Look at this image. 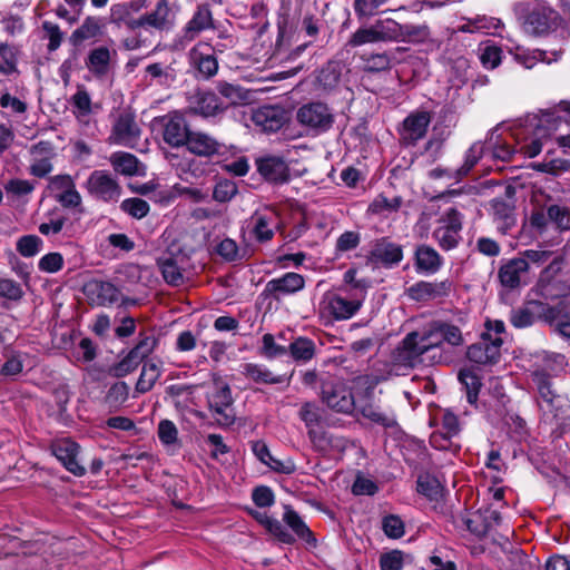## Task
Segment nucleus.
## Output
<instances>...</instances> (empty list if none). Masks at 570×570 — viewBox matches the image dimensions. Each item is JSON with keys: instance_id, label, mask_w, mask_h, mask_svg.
<instances>
[{"instance_id": "72a5a7b5", "label": "nucleus", "mask_w": 570, "mask_h": 570, "mask_svg": "<svg viewBox=\"0 0 570 570\" xmlns=\"http://www.w3.org/2000/svg\"><path fill=\"white\" fill-rule=\"evenodd\" d=\"M110 50L100 46L89 52L86 66L95 77L104 78L110 70Z\"/></svg>"}, {"instance_id": "2f4dec72", "label": "nucleus", "mask_w": 570, "mask_h": 570, "mask_svg": "<svg viewBox=\"0 0 570 570\" xmlns=\"http://www.w3.org/2000/svg\"><path fill=\"white\" fill-rule=\"evenodd\" d=\"M175 13L169 8L167 0H158L153 11L144 14L146 26L160 31L173 29L175 26Z\"/></svg>"}, {"instance_id": "de8ad7c7", "label": "nucleus", "mask_w": 570, "mask_h": 570, "mask_svg": "<svg viewBox=\"0 0 570 570\" xmlns=\"http://www.w3.org/2000/svg\"><path fill=\"white\" fill-rule=\"evenodd\" d=\"M487 144L492 148L493 158L501 161H511L515 154V148L505 141H501V137L495 129L490 132Z\"/></svg>"}, {"instance_id": "5fc2aeb1", "label": "nucleus", "mask_w": 570, "mask_h": 570, "mask_svg": "<svg viewBox=\"0 0 570 570\" xmlns=\"http://www.w3.org/2000/svg\"><path fill=\"white\" fill-rule=\"evenodd\" d=\"M502 49L494 43H485L479 47V59L485 69L497 68L502 60Z\"/></svg>"}, {"instance_id": "e433bc0d", "label": "nucleus", "mask_w": 570, "mask_h": 570, "mask_svg": "<svg viewBox=\"0 0 570 570\" xmlns=\"http://www.w3.org/2000/svg\"><path fill=\"white\" fill-rule=\"evenodd\" d=\"M363 62V70L368 73H377L391 69L394 62L393 52H364L360 56Z\"/></svg>"}, {"instance_id": "0e129e2a", "label": "nucleus", "mask_w": 570, "mask_h": 570, "mask_svg": "<svg viewBox=\"0 0 570 570\" xmlns=\"http://www.w3.org/2000/svg\"><path fill=\"white\" fill-rule=\"evenodd\" d=\"M441 340L452 346H459L463 343V335L459 326L448 322H434Z\"/></svg>"}, {"instance_id": "ea45409f", "label": "nucleus", "mask_w": 570, "mask_h": 570, "mask_svg": "<svg viewBox=\"0 0 570 570\" xmlns=\"http://www.w3.org/2000/svg\"><path fill=\"white\" fill-rule=\"evenodd\" d=\"M343 63L337 60H330L324 65L318 75L317 81L324 90H332L337 87L343 72Z\"/></svg>"}, {"instance_id": "393cba45", "label": "nucleus", "mask_w": 570, "mask_h": 570, "mask_svg": "<svg viewBox=\"0 0 570 570\" xmlns=\"http://www.w3.org/2000/svg\"><path fill=\"white\" fill-rule=\"evenodd\" d=\"M154 342L150 338L141 340L119 363L110 368L115 377H124L132 372L151 352Z\"/></svg>"}, {"instance_id": "6ab92c4d", "label": "nucleus", "mask_w": 570, "mask_h": 570, "mask_svg": "<svg viewBox=\"0 0 570 570\" xmlns=\"http://www.w3.org/2000/svg\"><path fill=\"white\" fill-rule=\"evenodd\" d=\"M195 126H183L184 137L180 138V147L185 146L190 154L197 156H212L219 150V144L210 136L195 131Z\"/></svg>"}, {"instance_id": "c9c22d12", "label": "nucleus", "mask_w": 570, "mask_h": 570, "mask_svg": "<svg viewBox=\"0 0 570 570\" xmlns=\"http://www.w3.org/2000/svg\"><path fill=\"white\" fill-rule=\"evenodd\" d=\"M242 374L258 384H281L285 382V375H274L266 366L256 363L243 364Z\"/></svg>"}, {"instance_id": "c85d7f7f", "label": "nucleus", "mask_w": 570, "mask_h": 570, "mask_svg": "<svg viewBox=\"0 0 570 570\" xmlns=\"http://www.w3.org/2000/svg\"><path fill=\"white\" fill-rule=\"evenodd\" d=\"M534 303H546L542 299H525L523 305L510 312L509 322L515 328H527L537 321L541 322V309Z\"/></svg>"}, {"instance_id": "0eeeda50", "label": "nucleus", "mask_w": 570, "mask_h": 570, "mask_svg": "<svg viewBox=\"0 0 570 570\" xmlns=\"http://www.w3.org/2000/svg\"><path fill=\"white\" fill-rule=\"evenodd\" d=\"M454 284L450 278L442 281H417L406 288V296L416 303L444 302L453 292Z\"/></svg>"}, {"instance_id": "79ce46f5", "label": "nucleus", "mask_w": 570, "mask_h": 570, "mask_svg": "<svg viewBox=\"0 0 570 570\" xmlns=\"http://www.w3.org/2000/svg\"><path fill=\"white\" fill-rule=\"evenodd\" d=\"M315 342L305 336L296 337L289 345L287 353L291 354L295 362L306 363L315 356Z\"/></svg>"}, {"instance_id": "423d86ee", "label": "nucleus", "mask_w": 570, "mask_h": 570, "mask_svg": "<svg viewBox=\"0 0 570 570\" xmlns=\"http://www.w3.org/2000/svg\"><path fill=\"white\" fill-rule=\"evenodd\" d=\"M82 293L92 306H110L119 301L125 306L137 304L136 299L124 297L112 283L102 279L94 278L86 282Z\"/></svg>"}, {"instance_id": "412c9836", "label": "nucleus", "mask_w": 570, "mask_h": 570, "mask_svg": "<svg viewBox=\"0 0 570 570\" xmlns=\"http://www.w3.org/2000/svg\"><path fill=\"white\" fill-rule=\"evenodd\" d=\"M503 338L495 336L494 342H475L466 350V358L479 365H495L501 358Z\"/></svg>"}, {"instance_id": "473e14b6", "label": "nucleus", "mask_w": 570, "mask_h": 570, "mask_svg": "<svg viewBox=\"0 0 570 570\" xmlns=\"http://www.w3.org/2000/svg\"><path fill=\"white\" fill-rule=\"evenodd\" d=\"M178 247L176 239L173 238L168 244L166 252L158 258V266L161 271L164 279L170 285L178 284V264H177Z\"/></svg>"}, {"instance_id": "7ed1b4c3", "label": "nucleus", "mask_w": 570, "mask_h": 570, "mask_svg": "<svg viewBox=\"0 0 570 570\" xmlns=\"http://www.w3.org/2000/svg\"><path fill=\"white\" fill-rule=\"evenodd\" d=\"M320 397L323 404L337 413L352 414L356 407L352 387L335 376L321 381Z\"/></svg>"}, {"instance_id": "e2e57ef3", "label": "nucleus", "mask_w": 570, "mask_h": 570, "mask_svg": "<svg viewBox=\"0 0 570 570\" xmlns=\"http://www.w3.org/2000/svg\"><path fill=\"white\" fill-rule=\"evenodd\" d=\"M262 347L259 354L267 360L285 356L288 347L279 345L275 342L273 334L266 333L262 337Z\"/></svg>"}, {"instance_id": "864d4df0", "label": "nucleus", "mask_w": 570, "mask_h": 570, "mask_svg": "<svg viewBox=\"0 0 570 570\" xmlns=\"http://www.w3.org/2000/svg\"><path fill=\"white\" fill-rule=\"evenodd\" d=\"M547 216L559 232L570 230V209L567 206L550 205L547 207Z\"/></svg>"}, {"instance_id": "bb28decb", "label": "nucleus", "mask_w": 570, "mask_h": 570, "mask_svg": "<svg viewBox=\"0 0 570 570\" xmlns=\"http://www.w3.org/2000/svg\"><path fill=\"white\" fill-rule=\"evenodd\" d=\"M247 513L261 525L265 528V530L273 535L278 542L283 544L293 546L295 543V538L289 533L283 523L267 515L266 512H261L255 509H247Z\"/></svg>"}, {"instance_id": "7c9ffc66", "label": "nucleus", "mask_w": 570, "mask_h": 570, "mask_svg": "<svg viewBox=\"0 0 570 570\" xmlns=\"http://www.w3.org/2000/svg\"><path fill=\"white\" fill-rule=\"evenodd\" d=\"M528 273V265L518 257L509 259L500 266L498 278L500 284L508 289H515L521 285V274Z\"/></svg>"}, {"instance_id": "c756f323", "label": "nucleus", "mask_w": 570, "mask_h": 570, "mask_svg": "<svg viewBox=\"0 0 570 570\" xmlns=\"http://www.w3.org/2000/svg\"><path fill=\"white\" fill-rule=\"evenodd\" d=\"M214 19L212 10L208 3L197 6L191 19L186 23L184 28L185 40H194L202 31L213 27Z\"/></svg>"}, {"instance_id": "cd10ccee", "label": "nucleus", "mask_w": 570, "mask_h": 570, "mask_svg": "<svg viewBox=\"0 0 570 570\" xmlns=\"http://www.w3.org/2000/svg\"><path fill=\"white\" fill-rule=\"evenodd\" d=\"M283 521L293 531L292 535L295 539L297 538L313 548L316 547L317 539L314 532L292 505L284 507Z\"/></svg>"}, {"instance_id": "a18cd8bd", "label": "nucleus", "mask_w": 570, "mask_h": 570, "mask_svg": "<svg viewBox=\"0 0 570 570\" xmlns=\"http://www.w3.org/2000/svg\"><path fill=\"white\" fill-rule=\"evenodd\" d=\"M101 35V24L97 18L87 17L82 24L71 35V42L77 46Z\"/></svg>"}, {"instance_id": "603ef678", "label": "nucleus", "mask_w": 570, "mask_h": 570, "mask_svg": "<svg viewBox=\"0 0 570 570\" xmlns=\"http://www.w3.org/2000/svg\"><path fill=\"white\" fill-rule=\"evenodd\" d=\"M402 197L395 196L387 198L385 195H377L368 206V212L375 215L390 214L397 212L402 206Z\"/></svg>"}, {"instance_id": "13d9d810", "label": "nucleus", "mask_w": 570, "mask_h": 570, "mask_svg": "<svg viewBox=\"0 0 570 570\" xmlns=\"http://www.w3.org/2000/svg\"><path fill=\"white\" fill-rule=\"evenodd\" d=\"M71 104L75 108L72 112L79 120L88 117L92 111L91 98L86 89H78L71 97Z\"/></svg>"}, {"instance_id": "49530a36", "label": "nucleus", "mask_w": 570, "mask_h": 570, "mask_svg": "<svg viewBox=\"0 0 570 570\" xmlns=\"http://www.w3.org/2000/svg\"><path fill=\"white\" fill-rule=\"evenodd\" d=\"M416 490L430 501H439L442 497L443 487L438 478L425 474L417 478Z\"/></svg>"}, {"instance_id": "f257e3e1", "label": "nucleus", "mask_w": 570, "mask_h": 570, "mask_svg": "<svg viewBox=\"0 0 570 570\" xmlns=\"http://www.w3.org/2000/svg\"><path fill=\"white\" fill-rule=\"evenodd\" d=\"M530 376L539 394L538 406L542 422L563 429L570 420L568 395L556 390L552 376L546 368L538 367L531 372Z\"/></svg>"}, {"instance_id": "3c124183", "label": "nucleus", "mask_w": 570, "mask_h": 570, "mask_svg": "<svg viewBox=\"0 0 570 570\" xmlns=\"http://www.w3.org/2000/svg\"><path fill=\"white\" fill-rule=\"evenodd\" d=\"M163 127L164 144L171 148H178V120L176 114H169L156 119Z\"/></svg>"}, {"instance_id": "9b49d317", "label": "nucleus", "mask_w": 570, "mask_h": 570, "mask_svg": "<svg viewBox=\"0 0 570 570\" xmlns=\"http://www.w3.org/2000/svg\"><path fill=\"white\" fill-rule=\"evenodd\" d=\"M141 130L136 122L134 114L124 110L119 112L115 122L112 124L111 134L109 136V142L128 148H135Z\"/></svg>"}, {"instance_id": "58836bf2", "label": "nucleus", "mask_w": 570, "mask_h": 570, "mask_svg": "<svg viewBox=\"0 0 570 570\" xmlns=\"http://www.w3.org/2000/svg\"><path fill=\"white\" fill-rule=\"evenodd\" d=\"M110 164L117 173L125 176L141 175L139 170L140 163L138 158L129 153L116 151L110 156Z\"/></svg>"}, {"instance_id": "dca6fc26", "label": "nucleus", "mask_w": 570, "mask_h": 570, "mask_svg": "<svg viewBox=\"0 0 570 570\" xmlns=\"http://www.w3.org/2000/svg\"><path fill=\"white\" fill-rule=\"evenodd\" d=\"M373 394V386H367L364 391L366 402L360 405L362 416L385 430L397 428L399 422L395 412L392 409L382 410L381 406L374 404L372 402Z\"/></svg>"}, {"instance_id": "37998d69", "label": "nucleus", "mask_w": 570, "mask_h": 570, "mask_svg": "<svg viewBox=\"0 0 570 570\" xmlns=\"http://www.w3.org/2000/svg\"><path fill=\"white\" fill-rule=\"evenodd\" d=\"M458 377L465 390L466 401L470 404H475L482 386L481 377L469 368L460 370Z\"/></svg>"}, {"instance_id": "f8f14e48", "label": "nucleus", "mask_w": 570, "mask_h": 570, "mask_svg": "<svg viewBox=\"0 0 570 570\" xmlns=\"http://www.w3.org/2000/svg\"><path fill=\"white\" fill-rule=\"evenodd\" d=\"M258 174L272 185H284L291 180V168L283 156L265 155L256 158Z\"/></svg>"}, {"instance_id": "680f3d73", "label": "nucleus", "mask_w": 570, "mask_h": 570, "mask_svg": "<svg viewBox=\"0 0 570 570\" xmlns=\"http://www.w3.org/2000/svg\"><path fill=\"white\" fill-rule=\"evenodd\" d=\"M382 530L390 539H400L405 533L404 521L397 514H387L382 519Z\"/></svg>"}, {"instance_id": "6e6552de", "label": "nucleus", "mask_w": 570, "mask_h": 570, "mask_svg": "<svg viewBox=\"0 0 570 570\" xmlns=\"http://www.w3.org/2000/svg\"><path fill=\"white\" fill-rule=\"evenodd\" d=\"M560 20L561 18L557 10L537 4L524 17L523 29L532 36H546L557 30Z\"/></svg>"}, {"instance_id": "4d7b16f0", "label": "nucleus", "mask_w": 570, "mask_h": 570, "mask_svg": "<svg viewBox=\"0 0 570 570\" xmlns=\"http://www.w3.org/2000/svg\"><path fill=\"white\" fill-rule=\"evenodd\" d=\"M43 245L42 239L37 235L21 236L16 244L17 252L23 257L36 256Z\"/></svg>"}, {"instance_id": "20e7f679", "label": "nucleus", "mask_w": 570, "mask_h": 570, "mask_svg": "<svg viewBox=\"0 0 570 570\" xmlns=\"http://www.w3.org/2000/svg\"><path fill=\"white\" fill-rule=\"evenodd\" d=\"M296 120L308 134L320 136L332 129L335 116L325 102L311 101L297 109Z\"/></svg>"}, {"instance_id": "aec40b11", "label": "nucleus", "mask_w": 570, "mask_h": 570, "mask_svg": "<svg viewBox=\"0 0 570 570\" xmlns=\"http://www.w3.org/2000/svg\"><path fill=\"white\" fill-rule=\"evenodd\" d=\"M444 264L439 252L428 244H419L413 253V266L419 275L431 276L440 272Z\"/></svg>"}, {"instance_id": "774afa93", "label": "nucleus", "mask_w": 570, "mask_h": 570, "mask_svg": "<svg viewBox=\"0 0 570 570\" xmlns=\"http://www.w3.org/2000/svg\"><path fill=\"white\" fill-rule=\"evenodd\" d=\"M379 564L381 570H403L404 553L401 550H391L380 556Z\"/></svg>"}, {"instance_id": "052dcab7", "label": "nucleus", "mask_w": 570, "mask_h": 570, "mask_svg": "<svg viewBox=\"0 0 570 570\" xmlns=\"http://www.w3.org/2000/svg\"><path fill=\"white\" fill-rule=\"evenodd\" d=\"M559 283L557 279H538L532 292L544 301L556 299L564 296V293L559 289Z\"/></svg>"}, {"instance_id": "f704fd0d", "label": "nucleus", "mask_w": 570, "mask_h": 570, "mask_svg": "<svg viewBox=\"0 0 570 570\" xmlns=\"http://www.w3.org/2000/svg\"><path fill=\"white\" fill-rule=\"evenodd\" d=\"M362 307V301L347 299L340 295H334L328 301L330 314L336 320H348L353 317Z\"/></svg>"}, {"instance_id": "b1692460", "label": "nucleus", "mask_w": 570, "mask_h": 570, "mask_svg": "<svg viewBox=\"0 0 570 570\" xmlns=\"http://www.w3.org/2000/svg\"><path fill=\"white\" fill-rule=\"evenodd\" d=\"M78 450V444L70 439L58 440L51 445L52 454L63 466L76 476H82L86 469L77 460Z\"/></svg>"}, {"instance_id": "69168bd1", "label": "nucleus", "mask_w": 570, "mask_h": 570, "mask_svg": "<svg viewBox=\"0 0 570 570\" xmlns=\"http://www.w3.org/2000/svg\"><path fill=\"white\" fill-rule=\"evenodd\" d=\"M120 208L137 219L146 217L149 213V204L146 200L137 197L125 199L121 203Z\"/></svg>"}, {"instance_id": "c03bdc74", "label": "nucleus", "mask_w": 570, "mask_h": 570, "mask_svg": "<svg viewBox=\"0 0 570 570\" xmlns=\"http://www.w3.org/2000/svg\"><path fill=\"white\" fill-rule=\"evenodd\" d=\"M275 214H259L256 213L254 216L253 235L258 243H266L273 239L274 229L271 225L275 222Z\"/></svg>"}, {"instance_id": "1a4fd4ad", "label": "nucleus", "mask_w": 570, "mask_h": 570, "mask_svg": "<svg viewBox=\"0 0 570 570\" xmlns=\"http://www.w3.org/2000/svg\"><path fill=\"white\" fill-rule=\"evenodd\" d=\"M88 193L102 202H118L121 186L107 170H94L86 183Z\"/></svg>"}, {"instance_id": "a19ab883", "label": "nucleus", "mask_w": 570, "mask_h": 570, "mask_svg": "<svg viewBox=\"0 0 570 570\" xmlns=\"http://www.w3.org/2000/svg\"><path fill=\"white\" fill-rule=\"evenodd\" d=\"M535 124L532 129V138L544 141L549 139L552 134L558 129L561 118L553 112H546L540 118H535Z\"/></svg>"}, {"instance_id": "9d476101", "label": "nucleus", "mask_w": 570, "mask_h": 570, "mask_svg": "<svg viewBox=\"0 0 570 570\" xmlns=\"http://www.w3.org/2000/svg\"><path fill=\"white\" fill-rule=\"evenodd\" d=\"M541 309V322L553 327V331L564 340H570V305L559 301L554 305L534 303Z\"/></svg>"}, {"instance_id": "4be33fe9", "label": "nucleus", "mask_w": 570, "mask_h": 570, "mask_svg": "<svg viewBox=\"0 0 570 570\" xmlns=\"http://www.w3.org/2000/svg\"><path fill=\"white\" fill-rule=\"evenodd\" d=\"M252 120L264 131L276 132L288 121V116L281 106L265 105L253 112Z\"/></svg>"}, {"instance_id": "a211bd4d", "label": "nucleus", "mask_w": 570, "mask_h": 570, "mask_svg": "<svg viewBox=\"0 0 570 570\" xmlns=\"http://www.w3.org/2000/svg\"><path fill=\"white\" fill-rule=\"evenodd\" d=\"M31 164L29 173L38 178L48 176L52 169V159L56 157L55 146L47 140L39 141L29 148Z\"/></svg>"}, {"instance_id": "a878e982", "label": "nucleus", "mask_w": 570, "mask_h": 570, "mask_svg": "<svg viewBox=\"0 0 570 570\" xmlns=\"http://www.w3.org/2000/svg\"><path fill=\"white\" fill-rule=\"evenodd\" d=\"M432 115L426 110H415L403 120V138L414 145L425 137Z\"/></svg>"}, {"instance_id": "39448f33", "label": "nucleus", "mask_w": 570, "mask_h": 570, "mask_svg": "<svg viewBox=\"0 0 570 570\" xmlns=\"http://www.w3.org/2000/svg\"><path fill=\"white\" fill-rule=\"evenodd\" d=\"M208 407L222 428H230L236 421L232 389L227 383L215 384V391L207 395Z\"/></svg>"}, {"instance_id": "338daca9", "label": "nucleus", "mask_w": 570, "mask_h": 570, "mask_svg": "<svg viewBox=\"0 0 570 570\" xmlns=\"http://www.w3.org/2000/svg\"><path fill=\"white\" fill-rule=\"evenodd\" d=\"M299 419L306 428L318 426L322 422L321 409L314 402H305L298 412Z\"/></svg>"}, {"instance_id": "8fccbe9b", "label": "nucleus", "mask_w": 570, "mask_h": 570, "mask_svg": "<svg viewBox=\"0 0 570 570\" xmlns=\"http://www.w3.org/2000/svg\"><path fill=\"white\" fill-rule=\"evenodd\" d=\"M431 37L430 27L426 23L422 24H413L405 23L402 24V38L401 42L409 43H424Z\"/></svg>"}, {"instance_id": "09e8293b", "label": "nucleus", "mask_w": 570, "mask_h": 570, "mask_svg": "<svg viewBox=\"0 0 570 570\" xmlns=\"http://www.w3.org/2000/svg\"><path fill=\"white\" fill-rule=\"evenodd\" d=\"M381 42H401L402 23L393 19L377 20L375 22Z\"/></svg>"}, {"instance_id": "6e6d98bb", "label": "nucleus", "mask_w": 570, "mask_h": 570, "mask_svg": "<svg viewBox=\"0 0 570 570\" xmlns=\"http://www.w3.org/2000/svg\"><path fill=\"white\" fill-rule=\"evenodd\" d=\"M381 42L379 31L376 29V24H372L370 27L358 28L355 32L352 33L347 41V46L355 48L366 43H376Z\"/></svg>"}, {"instance_id": "ddd939ff", "label": "nucleus", "mask_w": 570, "mask_h": 570, "mask_svg": "<svg viewBox=\"0 0 570 570\" xmlns=\"http://www.w3.org/2000/svg\"><path fill=\"white\" fill-rule=\"evenodd\" d=\"M403 246L393 242L389 236L376 238L372 243V248L368 253V261L384 268L397 266L403 261Z\"/></svg>"}, {"instance_id": "2eb2a0df", "label": "nucleus", "mask_w": 570, "mask_h": 570, "mask_svg": "<svg viewBox=\"0 0 570 570\" xmlns=\"http://www.w3.org/2000/svg\"><path fill=\"white\" fill-rule=\"evenodd\" d=\"M304 286L305 278L303 275L287 272L281 277L268 281L261 295L279 302L282 296L295 294L302 291Z\"/></svg>"}, {"instance_id": "f3484780", "label": "nucleus", "mask_w": 570, "mask_h": 570, "mask_svg": "<svg viewBox=\"0 0 570 570\" xmlns=\"http://www.w3.org/2000/svg\"><path fill=\"white\" fill-rule=\"evenodd\" d=\"M425 353L421 344L420 334L413 331L407 333L399 343L393 352V360L397 365L414 367Z\"/></svg>"}, {"instance_id": "5701e85b", "label": "nucleus", "mask_w": 570, "mask_h": 570, "mask_svg": "<svg viewBox=\"0 0 570 570\" xmlns=\"http://www.w3.org/2000/svg\"><path fill=\"white\" fill-rule=\"evenodd\" d=\"M502 521L501 513L491 508L479 509L465 519L466 529L478 538L487 534Z\"/></svg>"}, {"instance_id": "4c0bfd02", "label": "nucleus", "mask_w": 570, "mask_h": 570, "mask_svg": "<svg viewBox=\"0 0 570 570\" xmlns=\"http://www.w3.org/2000/svg\"><path fill=\"white\" fill-rule=\"evenodd\" d=\"M491 206L494 220L500 224L498 228L505 234L515 225L514 206L502 198H494Z\"/></svg>"}, {"instance_id": "4468645a", "label": "nucleus", "mask_w": 570, "mask_h": 570, "mask_svg": "<svg viewBox=\"0 0 570 570\" xmlns=\"http://www.w3.org/2000/svg\"><path fill=\"white\" fill-rule=\"evenodd\" d=\"M194 77L207 80L218 71V61L214 50L206 43H198L188 53Z\"/></svg>"}, {"instance_id": "bf43d9fd", "label": "nucleus", "mask_w": 570, "mask_h": 570, "mask_svg": "<svg viewBox=\"0 0 570 570\" xmlns=\"http://www.w3.org/2000/svg\"><path fill=\"white\" fill-rule=\"evenodd\" d=\"M159 377V370L154 363H145L136 384V391L139 393L148 392Z\"/></svg>"}, {"instance_id": "f03ea898", "label": "nucleus", "mask_w": 570, "mask_h": 570, "mask_svg": "<svg viewBox=\"0 0 570 570\" xmlns=\"http://www.w3.org/2000/svg\"><path fill=\"white\" fill-rule=\"evenodd\" d=\"M184 106L180 108V124L197 126L198 121L216 117L226 108L220 98L213 91L198 85L183 91Z\"/></svg>"}]
</instances>
